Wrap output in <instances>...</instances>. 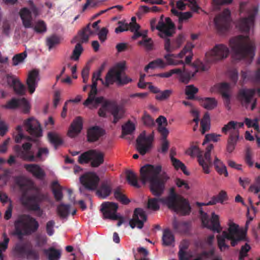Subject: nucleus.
<instances>
[{
  "label": "nucleus",
  "mask_w": 260,
  "mask_h": 260,
  "mask_svg": "<svg viewBox=\"0 0 260 260\" xmlns=\"http://www.w3.org/2000/svg\"><path fill=\"white\" fill-rule=\"evenodd\" d=\"M219 203L216 196H213L211 200L207 203H200L196 202V206L199 207V212L200 214L201 219L203 226L210 230L216 232L220 233L222 228L220 225L219 216L215 214L214 212L212 213L211 219L206 212H205L202 206L213 205L216 203Z\"/></svg>",
  "instance_id": "nucleus-11"
},
{
  "label": "nucleus",
  "mask_w": 260,
  "mask_h": 260,
  "mask_svg": "<svg viewBox=\"0 0 260 260\" xmlns=\"http://www.w3.org/2000/svg\"><path fill=\"white\" fill-rule=\"evenodd\" d=\"M48 138L49 142L52 144L55 149L63 143V140L60 136L55 133L49 132L48 134Z\"/></svg>",
  "instance_id": "nucleus-38"
},
{
  "label": "nucleus",
  "mask_w": 260,
  "mask_h": 260,
  "mask_svg": "<svg viewBox=\"0 0 260 260\" xmlns=\"http://www.w3.org/2000/svg\"><path fill=\"white\" fill-rule=\"evenodd\" d=\"M125 61H121L109 70L106 74L107 85H112L115 82H117L118 85H122L132 81V79L127 76L122 77V72L125 69Z\"/></svg>",
  "instance_id": "nucleus-13"
},
{
  "label": "nucleus",
  "mask_w": 260,
  "mask_h": 260,
  "mask_svg": "<svg viewBox=\"0 0 260 260\" xmlns=\"http://www.w3.org/2000/svg\"><path fill=\"white\" fill-rule=\"evenodd\" d=\"M215 27L219 34L226 32L230 28L232 23L231 11L225 9L222 12L216 15L214 19Z\"/></svg>",
  "instance_id": "nucleus-15"
},
{
  "label": "nucleus",
  "mask_w": 260,
  "mask_h": 260,
  "mask_svg": "<svg viewBox=\"0 0 260 260\" xmlns=\"http://www.w3.org/2000/svg\"><path fill=\"white\" fill-rule=\"evenodd\" d=\"M167 66L166 62L161 58H157L150 61L144 68L145 72H148L149 69H154L156 68L164 69Z\"/></svg>",
  "instance_id": "nucleus-42"
},
{
  "label": "nucleus",
  "mask_w": 260,
  "mask_h": 260,
  "mask_svg": "<svg viewBox=\"0 0 260 260\" xmlns=\"http://www.w3.org/2000/svg\"><path fill=\"white\" fill-rule=\"evenodd\" d=\"M39 80V72L38 70L34 69L28 73L26 85L30 94L35 92Z\"/></svg>",
  "instance_id": "nucleus-24"
},
{
  "label": "nucleus",
  "mask_w": 260,
  "mask_h": 260,
  "mask_svg": "<svg viewBox=\"0 0 260 260\" xmlns=\"http://www.w3.org/2000/svg\"><path fill=\"white\" fill-rule=\"evenodd\" d=\"M59 43V38L53 35L46 40V45L48 46L49 49L50 50L52 47Z\"/></svg>",
  "instance_id": "nucleus-60"
},
{
  "label": "nucleus",
  "mask_w": 260,
  "mask_h": 260,
  "mask_svg": "<svg viewBox=\"0 0 260 260\" xmlns=\"http://www.w3.org/2000/svg\"><path fill=\"white\" fill-rule=\"evenodd\" d=\"M101 211L103 214L104 218L111 220H118L117 223L118 226H120L123 222L122 217L116 214L118 209V204L113 202H105L101 206Z\"/></svg>",
  "instance_id": "nucleus-16"
},
{
  "label": "nucleus",
  "mask_w": 260,
  "mask_h": 260,
  "mask_svg": "<svg viewBox=\"0 0 260 260\" xmlns=\"http://www.w3.org/2000/svg\"><path fill=\"white\" fill-rule=\"evenodd\" d=\"M171 11L174 15L178 17L179 23H182L192 17V14L190 12H181L176 8H172Z\"/></svg>",
  "instance_id": "nucleus-41"
},
{
  "label": "nucleus",
  "mask_w": 260,
  "mask_h": 260,
  "mask_svg": "<svg viewBox=\"0 0 260 260\" xmlns=\"http://www.w3.org/2000/svg\"><path fill=\"white\" fill-rule=\"evenodd\" d=\"M175 242V237L170 230L167 229L164 230L162 236V244L165 246L172 245Z\"/></svg>",
  "instance_id": "nucleus-37"
},
{
  "label": "nucleus",
  "mask_w": 260,
  "mask_h": 260,
  "mask_svg": "<svg viewBox=\"0 0 260 260\" xmlns=\"http://www.w3.org/2000/svg\"><path fill=\"white\" fill-rule=\"evenodd\" d=\"M20 103V99H17L16 98H12L10 101L7 103V104L4 107L8 109H15L19 107Z\"/></svg>",
  "instance_id": "nucleus-55"
},
{
  "label": "nucleus",
  "mask_w": 260,
  "mask_h": 260,
  "mask_svg": "<svg viewBox=\"0 0 260 260\" xmlns=\"http://www.w3.org/2000/svg\"><path fill=\"white\" fill-rule=\"evenodd\" d=\"M113 193L115 198L122 204L127 205L129 203L130 200L123 194L120 187H118L115 189Z\"/></svg>",
  "instance_id": "nucleus-45"
},
{
  "label": "nucleus",
  "mask_w": 260,
  "mask_h": 260,
  "mask_svg": "<svg viewBox=\"0 0 260 260\" xmlns=\"http://www.w3.org/2000/svg\"><path fill=\"white\" fill-rule=\"evenodd\" d=\"M31 143L25 142L21 146L15 145L13 149L18 157L23 160L29 162L43 161L45 159L43 156L47 157L49 154V150L47 148L39 147L36 155H35V151L31 149Z\"/></svg>",
  "instance_id": "nucleus-10"
},
{
  "label": "nucleus",
  "mask_w": 260,
  "mask_h": 260,
  "mask_svg": "<svg viewBox=\"0 0 260 260\" xmlns=\"http://www.w3.org/2000/svg\"><path fill=\"white\" fill-rule=\"evenodd\" d=\"M20 107L21 108L22 112L25 114L29 112L30 106L29 103L25 98L20 99Z\"/></svg>",
  "instance_id": "nucleus-63"
},
{
  "label": "nucleus",
  "mask_w": 260,
  "mask_h": 260,
  "mask_svg": "<svg viewBox=\"0 0 260 260\" xmlns=\"http://www.w3.org/2000/svg\"><path fill=\"white\" fill-rule=\"evenodd\" d=\"M109 111L114 117L113 123L116 124L120 119L124 117V109L122 106L118 105L109 101H105L102 105L98 111L100 116L105 117L107 112Z\"/></svg>",
  "instance_id": "nucleus-14"
},
{
  "label": "nucleus",
  "mask_w": 260,
  "mask_h": 260,
  "mask_svg": "<svg viewBox=\"0 0 260 260\" xmlns=\"http://www.w3.org/2000/svg\"><path fill=\"white\" fill-rule=\"evenodd\" d=\"M81 183L89 190H95L99 185L100 178L94 173H87L80 177Z\"/></svg>",
  "instance_id": "nucleus-18"
},
{
  "label": "nucleus",
  "mask_w": 260,
  "mask_h": 260,
  "mask_svg": "<svg viewBox=\"0 0 260 260\" xmlns=\"http://www.w3.org/2000/svg\"><path fill=\"white\" fill-rule=\"evenodd\" d=\"M19 15L24 27L26 28H31L32 18L30 10L27 8H23L20 10Z\"/></svg>",
  "instance_id": "nucleus-28"
},
{
  "label": "nucleus",
  "mask_w": 260,
  "mask_h": 260,
  "mask_svg": "<svg viewBox=\"0 0 260 260\" xmlns=\"http://www.w3.org/2000/svg\"><path fill=\"white\" fill-rule=\"evenodd\" d=\"M230 53L228 46L223 44H216L213 48L205 54V63L196 59V73L207 70L210 64L226 58Z\"/></svg>",
  "instance_id": "nucleus-8"
},
{
  "label": "nucleus",
  "mask_w": 260,
  "mask_h": 260,
  "mask_svg": "<svg viewBox=\"0 0 260 260\" xmlns=\"http://www.w3.org/2000/svg\"><path fill=\"white\" fill-rule=\"evenodd\" d=\"M105 134V131L98 126L89 127L87 132V139L90 143L98 141Z\"/></svg>",
  "instance_id": "nucleus-25"
},
{
  "label": "nucleus",
  "mask_w": 260,
  "mask_h": 260,
  "mask_svg": "<svg viewBox=\"0 0 260 260\" xmlns=\"http://www.w3.org/2000/svg\"><path fill=\"white\" fill-rule=\"evenodd\" d=\"M196 101H198L201 106L207 110L215 108L217 104L216 100L212 98H201L196 96Z\"/></svg>",
  "instance_id": "nucleus-35"
},
{
  "label": "nucleus",
  "mask_w": 260,
  "mask_h": 260,
  "mask_svg": "<svg viewBox=\"0 0 260 260\" xmlns=\"http://www.w3.org/2000/svg\"><path fill=\"white\" fill-rule=\"evenodd\" d=\"M256 91L257 94L260 96V88L255 90V89H242L239 91L238 97L243 104L245 105L251 103L252 99Z\"/></svg>",
  "instance_id": "nucleus-23"
},
{
  "label": "nucleus",
  "mask_w": 260,
  "mask_h": 260,
  "mask_svg": "<svg viewBox=\"0 0 260 260\" xmlns=\"http://www.w3.org/2000/svg\"><path fill=\"white\" fill-rule=\"evenodd\" d=\"M70 205L61 204L57 207V213L60 218H67L70 214Z\"/></svg>",
  "instance_id": "nucleus-43"
},
{
  "label": "nucleus",
  "mask_w": 260,
  "mask_h": 260,
  "mask_svg": "<svg viewBox=\"0 0 260 260\" xmlns=\"http://www.w3.org/2000/svg\"><path fill=\"white\" fill-rule=\"evenodd\" d=\"M82 127V118L80 116L77 117L71 124L68 135L71 138L75 137L81 132Z\"/></svg>",
  "instance_id": "nucleus-27"
},
{
  "label": "nucleus",
  "mask_w": 260,
  "mask_h": 260,
  "mask_svg": "<svg viewBox=\"0 0 260 260\" xmlns=\"http://www.w3.org/2000/svg\"><path fill=\"white\" fill-rule=\"evenodd\" d=\"M239 138L238 134H231L228 140L226 151L232 153L235 149Z\"/></svg>",
  "instance_id": "nucleus-44"
},
{
  "label": "nucleus",
  "mask_w": 260,
  "mask_h": 260,
  "mask_svg": "<svg viewBox=\"0 0 260 260\" xmlns=\"http://www.w3.org/2000/svg\"><path fill=\"white\" fill-rule=\"evenodd\" d=\"M161 166L147 164L140 169V180L143 184L149 183L152 194L157 197H161L165 190L166 184L170 177L166 173L160 174Z\"/></svg>",
  "instance_id": "nucleus-1"
},
{
  "label": "nucleus",
  "mask_w": 260,
  "mask_h": 260,
  "mask_svg": "<svg viewBox=\"0 0 260 260\" xmlns=\"http://www.w3.org/2000/svg\"><path fill=\"white\" fill-rule=\"evenodd\" d=\"M172 164L176 170L180 169L184 174L186 175H189V173L186 171V168L185 165L180 160L177 158H173L171 160Z\"/></svg>",
  "instance_id": "nucleus-51"
},
{
  "label": "nucleus",
  "mask_w": 260,
  "mask_h": 260,
  "mask_svg": "<svg viewBox=\"0 0 260 260\" xmlns=\"http://www.w3.org/2000/svg\"><path fill=\"white\" fill-rule=\"evenodd\" d=\"M23 257L28 260H38L39 259V254L36 250L33 249L32 246L30 245Z\"/></svg>",
  "instance_id": "nucleus-48"
},
{
  "label": "nucleus",
  "mask_w": 260,
  "mask_h": 260,
  "mask_svg": "<svg viewBox=\"0 0 260 260\" xmlns=\"http://www.w3.org/2000/svg\"><path fill=\"white\" fill-rule=\"evenodd\" d=\"M93 152V150H89L81 154L78 158L79 162L81 164L88 163L91 160L92 153Z\"/></svg>",
  "instance_id": "nucleus-49"
},
{
  "label": "nucleus",
  "mask_w": 260,
  "mask_h": 260,
  "mask_svg": "<svg viewBox=\"0 0 260 260\" xmlns=\"http://www.w3.org/2000/svg\"><path fill=\"white\" fill-rule=\"evenodd\" d=\"M228 231H223L221 235L217 236L218 246L220 251H223L229 248V245L226 243V240H230L231 246L237 245L240 242L246 241V234L243 231H240L238 225L232 222L229 223Z\"/></svg>",
  "instance_id": "nucleus-7"
},
{
  "label": "nucleus",
  "mask_w": 260,
  "mask_h": 260,
  "mask_svg": "<svg viewBox=\"0 0 260 260\" xmlns=\"http://www.w3.org/2000/svg\"><path fill=\"white\" fill-rule=\"evenodd\" d=\"M126 178L127 182L131 185L136 188L140 187V185L138 182L137 176L132 171L127 170L126 172Z\"/></svg>",
  "instance_id": "nucleus-46"
},
{
  "label": "nucleus",
  "mask_w": 260,
  "mask_h": 260,
  "mask_svg": "<svg viewBox=\"0 0 260 260\" xmlns=\"http://www.w3.org/2000/svg\"><path fill=\"white\" fill-rule=\"evenodd\" d=\"M15 92L20 95H23L25 93V87L22 84L20 80L17 82V83L12 87Z\"/></svg>",
  "instance_id": "nucleus-53"
},
{
  "label": "nucleus",
  "mask_w": 260,
  "mask_h": 260,
  "mask_svg": "<svg viewBox=\"0 0 260 260\" xmlns=\"http://www.w3.org/2000/svg\"><path fill=\"white\" fill-rule=\"evenodd\" d=\"M24 168L28 172L31 173L34 177L38 179L42 180L46 176L45 171L38 164H25L24 165Z\"/></svg>",
  "instance_id": "nucleus-26"
},
{
  "label": "nucleus",
  "mask_w": 260,
  "mask_h": 260,
  "mask_svg": "<svg viewBox=\"0 0 260 260\" xmlns=\"http://www.w3.org/2000/svg\"><path fill=\"white\" fill-rule=\"evenodd\" d=\"M258 9L253 8L251 12L247 17L240 19L237 23L236 26L244 32H248L250 27L253 25L255 17L257 13Z\"/></svg>",
  "instance_id": "nucleus-19"
},
{
  "label": "nucleus",
  "mask_w": 260,
  "mask_h": 260,
  "mask_svg": "<svg viewBox=\"0 0 260 260\" xmlns=\"http://www.w3.org/2000/svg\"><path fill=\"white\" fill-rule=\"evenodd\" d=\"M135 129V125L130 121L122 126V134L124 135L131 134Z\"/></svg>",
  "instance_id": "nucleus-56"
},
{
  "label": "nucleus",
  "mask_w": 260,
  "mask_h": 260,
  "mask_svg": "<svg viewBox=\"0 0 260 260\" xmlns=\"http://www.w3.org/2000/svg\"><path fill=\"white\" fill-rule=\"evenodd\" d=\"M142 120L144 124L147 126L151 127L154 125L153 119L146 113H145L142 117Z\"/></svg>",
  "instance_id": "nucleus-64"
},
{
  "label": "nucleus",
  "mask_w": 260,
  "mask_h": 260,
  "mask_svg": "<svg viewBox=\"0 0 260 260\" xmlns=\"http://www.w3.org/2000/svg\"><path fill=\"white\" fill-rule=\"evenodd\" d=\"M191 47L192 45H191L190 43H187L184 47V48L182 49V50L178 54L175 55L174 54L170 53L166 54L164 56V58L167 60V62H166L167 66H177L179 64H184V63L183 60H175L173 58V57H179L181 58H182L187 52L190 51Z\"/></svg>",
  "instance_id": "nucleus-21"
},
{
  "label": "nucleus",
  "mask_w": 260,
  "mask_h": 260,
  "mask_svg": "<svg viewBox=\"0 0 260 260\" xmlns=\"http://www.w3.org/2000/svg\"><path fill=\"white\" fill-rule=\"evenodd\" d=\"M27 54L25 52L14 55L12 58L13 66H16L22 62L26 58Z\"/></svg>",
  "instance_id": "nucleus-61"
},
{
  "label": "nucleus",
  "mask_w": 260,
  "mask_h": 260,
  "mask_svg": "<svg viewBox=\"0 0 260 260\" xmlns=\"http://www.w3.org/2000/svg\"><path fill=\"white\" fill-rule=\"evenodd\" d=\"M172 225L174 231L179 233H186L189 231L190 228V222L178 221L176 217H174Z\"/></svg>",
  "instance_id": "nucleus-31"
},
{
  "label": "nucleus",
  "mask_w": 260,
  "mask_h": 260,
  "mask_svg": "<svg viewBox=\"0 0 260 260\" xmlns=\"http://www.w3.org/2000/svg\"><path fill=\"white\" fill-rule=\"evenodd\" d=\"M153 139V133L148 136H146L145 131L140 134L136 140V149L141 155H144L149 151Z\"/></svg>",
  "instance_id": "nucleus-17"
},
{
  "label": "nucleus",
  "mask_w": 260,
  "mask_h": 260,
  "mask_svg": "<svg viewBox=\"0 0 260 260\" xmlns=\"http://www.w3.org/2000/svg\"><path fill=\"white\" fill-rule=\"evenodd\" d=\"M201 132L202 134H204L208 132L210 129V117L208 112H206L201 120Z\"/></svg>",
  "instance_id": "nucleus-40"
},
{
  "label": "nucleus",
  "mask_w": 260,
  "mask_h": 260,
  "mask_svg": "<svg viewBox=\"0 0 260 260\" xmlns=\"http://www.w3.org/2000/svg\"><path fill=\"white\" fill-rule=\"evenodd\" d=\"M30 245L26 242H17L13 248L14 255L18 257H23Z\"/></svg>",
  "instance_id": "nucleus-30"
},
{
  "label": "nucleus",
  "mask_w": 260,
  "mask_h": 260,
  "mask_svg": "<svg viewBox=\"0 0 260 260\" xmlns=\"http://www.w3.org/2000/svg\"><path fill=\"white\" fill-rule=\"evenodd\" d=\"M43 251L48 260H59L61 258L62 253L61 249L50 247L47 249H44Z\"/></svg>",
  "instance_id": "nucleus-33"
},
{
  "label": "nucleus",
  "mask_w": 260,
  "mask_h": 260,
  "mask_svg": "<svg viewBox=\"0 0 260 260\" xmlns=\"http://www.w3.org/2000/svg\"><path fill=\"white\" fill-rule=\"evenodd\" d=\"M229 45L235 60L247 59L251 61L255 55V47L248 36L239 35L231 38Z\"/></svg>",
  "instance_id": "nucleus-3"
},
{
  "label": "nucleus",
  "mask_w": 260,
  "mask_h": 260,
  "mask_svg": "<svg viewBox=\"0 0 260 260\" xmlns=\"http://www.w3.org/2000/svg\"><path fill=\"white\" fill-rule=\"evenodd\" d=\"M23 126L26 131L31 136H26L23 134L22 126L16 127L17 135L15 137V141L20 143L23 140H26L39 144V138L42 136V129L39 121L33 117H30L23 121Z\"/></svg>",
  "instance_id": "nucleus-5"
},
{
  "label": "nucleus",
  "mask_w": 260,
  "mask_h": 260,
  "mask_svg": "<svg viewBox=\"0 0 260 260\" xmlns=\"http://www.w3.org/2000/svg\"><path fill=\"white\" fill-rule=\"evenodd\" d=\"M93 152L92 153L91 159V166L92 167L96 168L100 166L103 164L104 161V154L101 152L93 150Z\"/></svg>",
  "instance_id": "nucleus-36"
},
{
  "label": "nucleus",
  "mask_w": 260,
  "mask_h": 260,
  "mask_svg": "<svg viewBox=\"0 0 260 260\" xmlns=\"http://www.w3.org/2000/svg\"><path fill=\"white\" fill-rule=\"evenodd\" d=\"M97 88H91V90L88 94V96L83 103V105L85 106H87L91 104L93 102L94 98L95 97L97 94Z\"/></svg>",
  "instance_id": "nucleus-59"
},
{
  "label": "nucleus",
  "mask_w": 260,
  "mask_h": 260,
  "mask_svg": "<svg viewBox=\"0 0 260 260\" xmlns=\"http://www.w3.org/2000/svg\"><path fill=\"white\" fill-rule=\"evenodd\" d=\"M111 191L112 185L111 183L108 181H105L102 183L99 188L97 189L96 194L99 197L105 199L111 194Z\"/></svg>",
  "instance_id": "nucleus-29"
},
{
  "label": "nucleus",
  "mask_w": 260,
  "mask_h": 260,
  "mask_svg": "<svg viewBox=\"0 0 260 260\" xmlns=\"http://www.w3.org/2000/svg\"><path fill=\"white\" fill-rule=\"evenodd\" d=\"M214 254V248H212L209 251H204L199 254H196V260H206L213 257Z\"/></svg>",
  "instance_id": "nucleus-50"
},
{
  "label": "nucleus",
  "mask_w": 260,
  "mask_h": 260,
  "mask_svg": "<svg viewBox=\"0 0 260 260\" xmlns=\"http://www.w3.org/2000/svg\"><path fill=\"white\" fill-rule=\"evenodd\" d=\"M82 39L80 37H79V35L77 36H75L71 41V43H75L77 41H79L75 46V48L73 50L72 55L71 57L72 59L74 60H78L80 56L83 51V47L81 45V44L83 43L82 42Z\"/></svg>",
  "instance_id": "nucleus-32"
},
{
  "label": "nucleus",
  "mask_w": 260,
  "mask_h": 260,
  "mask_svg": "<svg viewBox=\"0 0 260 260\" xmlns=\"http://www.w3.org/2000/svg\"><path fill=\"white\" fill-rule=\"evenodd\" d=\"M162 204L167 205L169 209L173 210L182 215L188 214L190 207L188 202L182 196L177 194L174 188H170L169 195L161 200Z\"/></svg>",
  "instance_id": "nucleus-12"
},
{
  "label": "nucleus",
  "mask_w": 260,
  "mask_h": 260,
  "mask_svg": "<svg viewBox=\"0 0 260 260\" xmlns=\"http://www.w3.org/2000/svg\"><path fill=\"white\" fill-rule=\"evenodd\" d=\"M162 198H150L148 201V208L151 210L156 211L159 209V203H162V201L161 200Z\"/></svg>",
  "instance_id": "nucleus-47"
},
{
  "label": "nucleus",
  "mask_w": 260,
  "mask_h": 260,
  "mask_svg": "<svg viewBox=\"0 0 260 260\" xmlns=\"http://www.w3.org/2000/svg\"><path fill=\"white\" fill-rule=\"evenodd\" d=\"M172 92L173 91L171 89L160 90V92L155 95V99L160 101L166 100L170 96Z\"/></svg>",
  "instance_id": "nucleus-54"
},
{
  "label": "nucleus",
  "mask_w": 260,
  "mask_h": 260,
  "mask_svg": "<svg viewBox=\"0 0 260 260\" xmlns=\"http://www.w3.org/2000/svg\"><path fill=\"white\" fill-rule=\"evenodd\" d=\"M213 144L208 145L206 148L204 155H198V161L202 168L203 172L208 174L210 173V168L213 165L216 171L220 175L224 174L225 177L228 176V173L226 167L223 162L215 156L213 162L212 161L211 152L213 149Z\"/></svg>",
  "instance_id": "nucleus-9"
},
{
  "label": "nucleus",
  "mask_w": 260,
  "mask_h": 260,
  "mask_svg": "<svg viewBox=\"0 0 260 260\" xmlns=\"http://www.w3.org/2000/svg\"><path fill=\"white\" fill-rule=\"evenodd\" d=\"M16 183L21 192L20 200L22 205L28 210L36 212L37 215L41 217L43 210L41 208V204L48 200V195L39 190L34 194H29V192L35 189L34 185L22 178H17Z\"/></svg>",
  "instance_id": "nucleus-2"
},
{
  "label": "nucleus",
  "mask_w": 260,
  "mask_h": 260,
  "mask_svg": "<svg viewBox=\"0 0 260 260\" xmlns=\"http://www.w3.org/2000/svg\"><path fill=\"white\" fill-rule=\"evenodd\" d=\"M100 81L102 84L106 87H108L110 85H107L106 83V76L105 77V80H104L100 77H98L96 75L94 74H92V84L91 85V88H97L98 85V81Z\"/></svg>",
  "instance_id": "nucleus-57"
},
{
  "label": "nucleus",
  "mask_w": 260,
  "mask_h": 260,
  "mask_svg": "<svg viewBox=\"0 0 260 260\" xmlns=\"http://www.w3.org/2000/svg\"><path fill=\"white\" fill-rule=\"evenodd\" d=\"M185 93L187 96V100L195 99V86L193 85L186 86Z\"/></svg>",
  "instance_id": "nucleus-58"
},
{
  "label": "nucleus",
  "mask_w": 260,
  "mask_h": 260,
  "mask_svg": "<svg viewBox=\"0 0 260 260\" xmlns=\"http://www.w3.org/2000/svg\"><path fill=\"white\" fill-rule=\"evenodd\" d=\"M34 30L38 33H43L46 31L47 27L44 21H38L35 26Z\"/></svg>",
  "instance_id": "nucleus-62"
},
{
  "label": "nucleus",
  "mask_w": 260,
  "mask_h": 260,
  "mask_svg": "<svg viewBox=\"0 0 260 260\" xmlns=\"http://www.w3.org/2000/svg\"><path fill=\"white\" fill-rule=\"evenodd\" d=\"M194 75L195 72H193L191 75V73L188 71H186L185 68L183 67V72L179 78V80L180 82L184 84H187L189 82L191 76L193 77Z\"/></svg>",
  "instance_id": "nucleus-52"
},
{
  "label": "nucleus",
  "mask_w": 260,
  "mask_h": 260,
  "mask_svg": "<svg viewBox=\"0 0 260 260\" xmlns=\"http://www.w3.org/2000/svg\"><path fill=\"white\" fill-rule=\"evenodd\" d=\"M147 220V216L145 211L141 208H136L134 210L133 218L129 220V224L132 229L137 227L141 229L144 223Z\"/></svg>",
  "instance_id": "nucleus-20"
},
{
  "label": "nucleus",
  "mask_w": 260,
  "mask_h": 260,
  "mask_svg": "<svg viewBox=\"0 0 260 260\" xmlns=\"http://www.w3.org/2000/svg\"><path fill=\"white\" fill-rule=\"evenodd\" d=\"M101 22V20H99L94 22L92 25V27L94 30H92L90 28V24L89 23L87 26L84 27L82 30L78 32L79 37L82 39V43H86L89 40V36L95 35L97 34L98 31L99 30V26L98 24Z\"/></svg>",
  "instance_id": "nucleus-22"
},
{
  "label": "nucleus",
  "mask_w": 260,
  "mask_h": 260,
  "mask_svg": "<svg viewBox=\"0 0 260 260\" xmlns=\"http://www.w3.org/2000/svg\"><path fill=\"white\" fill-rule=\"evenodd\" d=\"M156 29L160 32L159 37L165 39V49L168 52H172L179 48L185 41L184 35L180 34L174 41L171 42L168 37L172 36L175 33V25L169 17L165 19V22H164L161 18L156 26Z\"/></svg>",
  "instance_id": "nucleus-4"
},
{
  "label": "nucleus",
  "mask_w": 260,
  "mask_h": 260,
  "mask_svg": "<svg viewBox=\"0 0 260 260\" xmlns=\"http://www.w3.org/2000/svg\"><path fill=\"white\" fill-rule=\"evenodd\" d=\"M51 188L55 200L56 201H61L63 198L62 187L57 181H54L51 184Z\"/></svg>",
  "instance_id": "nucleus-39"
},
{
  "label": "nucleus",
  "mask_w": 260,
  "mask_h": 260,
  "mask_svg": "<svg viewBox=\"0 0 260 260\" xmlns=\"http://www.w3.org/2000/svg\"><path fill=\"white\" fill-rule=\"evenodd\" d=\"M188 247V242L186 240H183L180 245L178 252L179 260H195V258H193L190 253L185 251Z\"/></svg>",
  "instance_id": "nucleus-34"
},
{
  "label": "nucleus",
  "mask_w": 260,
  "mask_h": 260,
  "mask_svg": "<svg viewBox=\"0 0 260 260\" xmlns=\"http://www.w3.org/2000/svg\"><path fill=\"white\" fill-rule=\"evenodd\" d=\"M14 225L13 235L21 240L24 236L36 232L39 228V224L34 217L28 214H23L18 216L14 222Z\"/></svg>",
  "instance_id": "nucleus-6"
}]
</instances>
